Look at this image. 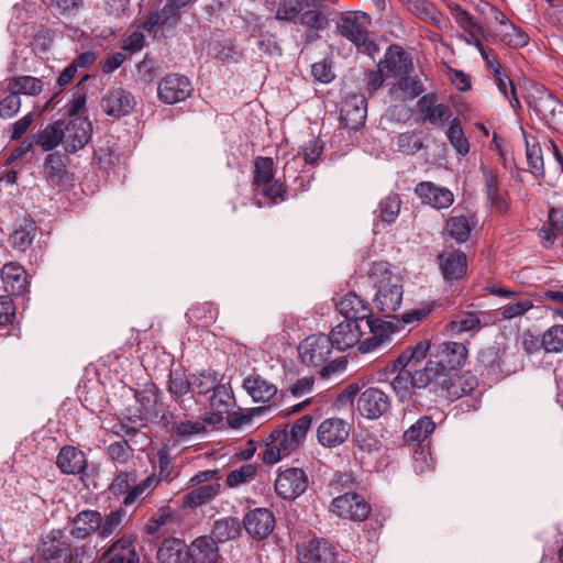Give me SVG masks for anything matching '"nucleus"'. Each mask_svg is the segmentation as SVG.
Returning <instances> with one entry per match:
<instances>
[{"instance_id":"obj_1","label":"nucleus","mask_w":563,"mask_h":563,"mask_svg":"<svg viewBox=\"0 0 563 563\" xmlns=\"http://www.w3.org/2000/svg\"><path fill=\"white\" fill-rule=\"evenodd\" d=\"M367 275L376 289L372 299L374 312L385 318H395L394 313L402 302V277L384 261L373 262Z\"/></svg>"},{"instance_id":"obj_2","label":"nucleus","mask_w":563,"mask_h":563,"mask_svg":"<svg viewBox=\"0 0 563 563\" xmlns=\"http://www.w3.org/2000/svg\"><path fill=\"white\" fill-rule=\"evenodd\" d=\"M332 350L331 339L324 333L309 335L298 346L301 362L307 366L321 367L319 374L323 378L344 369L347 364L344 356L328 362Z\"/></svg>"},{"instance_id":"obj_3","label":"nucleus","mask_w":563,"mask_h":563,"mask_svg":"<svg viewBox=\"0 0 563 563\" xmlns=\"http://www.w3.org/2000/svg\"><path fill=\"white\" fill-rule=\"evenodd\" d=\"M79 550L84 547H74L64 530L52 529L37 541L34 558L40 563H82Z\"/></svg>"},{"instance_id":"obj_4","label":"nucleus","mask_w":563,"mask_h":563,"mask_svg":"<svg viewBox=\"0 0 563 563\" xmlns=\"http://www.w3.org/2000/svg\"><path fill=\"white\" fill-rule=\"evenodd\" d=\"M371 25V16L362 11H346L340 14L336 23L338 34L351 42L358 53L374 56L378 52V45L371 37L367 26Z\"/></svg>"},{"instance_id":"obj_5","label":"nucleus","mask_w":563,"mask_h":563,"mask_svg":"<svg viewBox=\"0 0 563 563\" xmlns=\"http://www.w3.org/2000/svg\"><path fill=\"white\" fill-rule=\"evenodd\" d=\"M393 372H397V375L391 380V387L400 401L412 400L419 406L429 407V400L423 401V391L429 393L431 368L426 365L419 369L393 367Z\"/></svg>"},{"instance_id":"obj_6","label":"nucleus","mask_w":563,"mask_h":563,"mask_svg":"<svg viewBox=\"0 0 563 563\" xmlns=\"http://www.w3.org/2000/svg\"><path fill=\"white\" fill-rule=\"evenodd\" d=\"M252 188L274 205L289 198L287 186L275 179V163L268 156H257L254 159Z\"/></svg>"},{"instance_id":"obj_7","label":"nucleus","mask_w":563,"mask_h":563,"mask_svg":"<svg viewBox=\"0 0 563 563\" xmlns=\"http://www.w3.org/2000/svg\"><path fill=\"white\" fill-rule=\"evenodd\" d=\"M515 356L500 345H490L478 352L476 366L483 376L499 380L516 372V365L510 362Z\"/></svg>"},{"instance_id":"obj_8","label":"nucleus","mask_w":563,"mask_h":563,"mask_svg":"<svg viewBox=\"0 0 563 563\" xmlns=\"http://www.w3.org/2000/svg\"><path fill=\"white\" fill-rule=\"evenodd\" d=\"M467 349L463 343L443 342L437 346V352L431 354L434 358L428 360L426 366L431 368L430 375L461 371L467 360Z\"/></svg>"},{"instance_id":"obj_9","label":"nucleus","mask_w":563,"mask_h":563,"mask_svg":"<svg viewBox=\"0 0 563 563\" xmlns=\"http://www.w3.org/2000/svg\"><path fill=\"white\" fill-rule=\"evenodd\" d=\"M191 0H167L158 11H151L141 22V29L148 34L156 35L158 30L172 31L181 19V9L187 7Z\"/></svg>"},{"instance_id":"obj_10","label":"nucleus","mask_w":563,"mask_h":563,"mask_svg":"<svg viewBox=\"0 0 563 563\" xmlns=\"http://www.w3.org/2000/svg\"><path fill=\"white\" fill-rule=\"evenodd\" d=\"M309 477L300 467L279 468L274 482L276 495L286 501H294L306 493Z\"/></svg>"},{"instance_id":"obj_11","label":"nucleus","mask_w":563,"mask_h":563,"mask_svg":"<svg viewBox=\"0 0 563 563\" xmlns=\"http://www.w3.org/2000/svg\"><path fill=\"white\" fill-rule=\"evenodd\" d=\"M154 481V476H147L145 479L137 482L135 470L121 471L112 479L109 490L117 497L124 496L122 504L131 506L153 485Z\"/></svg>"},{"instance_id":"obj_12","label":"nucleus","mask_w":563,"mask_h":563,"mask_svg":"<svg viewBox=\"0 0 563 563\" xmlns=\"http://www.w3.org/2000/svg\"><path fill=\"white\" fill-rule=\"evenodd\" d=\"M430 376L429 407L438 402L439 398H445L450 401L461 398V371L450 373L441 372L440 374Z\"/></svg>"},{"instance_id":"obj_13","label":"nucleus","mask_w":563,"mask_h":563,"mask_svg":"<svg viewBox=\"0 0 563 563\" xmlns=\"http://www.w3.org/2000/svg\"><path fill=\"white\" fill-rule=\"evenodd\" d=\"M331 510L343 519L364 521L371 514V505L356 493H345L333 498Z\"/></svg>"},{"instance_id":"obj_14","label":"nucleus","mask_w":563,"mask_h":563,"mask_svg":"<svg viewBox=\"0 0 563 563\" xmlns=\"http://www.w3.org/2000/svg\"><path fill=\"white\" fill-rule=\"evenodd\" d=\"M190 80L178 74H168L161 79L157 87V97L165 104H175L185 101L191 96Z\"/></svg>"},{"instance_id":"obj_15","label":"nucleus","mask_w":563,"mask_h":563,"mask_svg":"<svg viewBox=\"0 0 563 563\" xmlns=\"http://www.w3.org/2000/svg\"><path fill=\"white\" fill-rule=\"evenodd\" d=\"M64 144L68 153L84 148L91 139L92 123L87 117H76L66 124L63 120Z\"/></svg>"},{"instance_id":"obj_16","label":"nucleus","mask_w":563,"mask_h":563,"mask_svg":"<svg viewBox=\"0 0 563 563\" xmlns=\"http://www.w3.org/2000/svg\"><path fill=\"white\" fill-rule=\"evenodd\" d=\"M389 408V396L375 387L364 389L357 398L356 409L358 413L369 420L378 419Z\"/></svg>"},{"instance_id":"obj_17","label":"nucleus","mask_w":563,"mask_h":563,"mask_svg":"<svg viewBox=\"0 0 563 563\" xmlns=\"http://www.w3.org/2000/svg\"><path fill=\"white\" fill-rule=\"evenodd\" d=\"M275 516L268 508H254L243 518L246 533L254 540L261 541L271 536L275 529Z\"/></svg>"},{"instance_id":"obj_18","label":"nucleus","mask_w":563,"mask_h":563,"mask_svg":"<svg viewBox=\"0 0 563 563\" xmlns=\"http://www.w3.org/2000/svg\"><path fill=\"white\" fill-rule=\"evenodd\" d=\"M367 117V100L362 95L345 98L340 109V122L343 128L357 131L364 126Z\"/></svg>"},{"instance_id":"obj_19","label":"nucleus","mask_w":563,"mask_h":563,"mask_svg":"<svg viewBox=\"0 0 563 563\" xmlns=\"http://www.w3.org/2000/svg\"><path fill=\"white\" fill-rule=\"evenodd\" d=\"M69 161V156L60 152L46 155L44 159V174L47 181L63 189L70 187L74 181V175L67 169Z\"/></svg>"},{"instance_id":"obj_20","label":"nucleus","mask_w":563,"mask_h":563,"mask_svg":"<svg viewBox=\"0 0 563 563\" xmlns=\"http://www.w3.org/2000/svg\"><path fill=\"white\" fill-rule=\"evenodd\" d=\"M136 101L133 93L121 87L107 91L100 101L106 114L113 118H122L130 114L135 108Z\"/></svg>"},{"instance_id":"obj_21","label":"nucleus","mask_w":563,"mask_h":563,"mask_svg":"<svg viewBox=\"0 0 563 563\" xmlns=\"http://www.w3.org/2000/svg\"><path fill=\"white\" fill-rule=\"evenodd\" d=\"M167 391L173 401H175L180 410L187 411L189 406L186 405L187 400H194L191 393V374H188L185 368L178 366L170 368L167 379Z\"/></svg>"},{"instance_id":"obj_22","label":"nucleus","mask_w":563,"mask_h":563,"mask_svg":"<svg viewBox=\"0 0 563 563\" xmlns=\"http://www.w3.org/2000/svg\"><path fill=\"white\" fill-rule=\"evenodd\" d=\"M438 262L445 283L453 284L464 279L467 275V257L460 250L442 252Z\"/></svg>"},{"instance_id":"obj_23","label":"nucleus","mask_w":563,"mask_h":563,"mask_svg":"<svg viewBox=\"0 0 563 563\" xmlns=\"http://www.w3.org/2000/svg\"><path fill=\"white\" fill-rule=\"evenodd\" d=\"M385 73V77H399L413 70L412 59L402 47L391 45L387 48L384 59L377 65Z\"/></svg>"},{"instance_id":"obj_24","label":"nucleus","mask_w":563,"mask_h":563,"mask_svg":"<svg viewBox=\"0 0 563 563\" xmlns=\"http://www.w3.org/2000/svg\"><path fill=\"white\" fill-rule=\"evenodd\" d=\"M350 431V424L345 420L328 418L317 430L318 442L325 448H336L347 440Z\"/></svg>"},{"instance_id":"obj_25","label":"nucleus","mask_w":563,"mask_h":563,"mask_svg":"<svg viewBox=\"0 0 563 563\" xmlns=\"http://www.w3.org/2000/svg\"><path fill=\"white\" fill-rule=\"evenodd\" d=\"M56 466L64 475H87L88 462L86 454L74 445H64L56 456Z\"/></svg>"},{"instance_id":"obj_26","label":"nucleus","mask_w":563,"mask_h":563,"mask_svg":"<svg viewBox=\"0 0 563 563\" xmlns=\"http://www.w3.org/2000/svg\"><path fill=\"white\" fill-rule=\"evenodd\" d=\"M136 538L132 534H123L114 541L101 554L100 560L104 563H140L134 543Z\"/></svg>"},{"instance_id":"obj_27","label":"nucleus","mask_w":563,"mask_h":563,"mask_svg":"<svg viewBox=\"0 0 563 563\" xmlns=\"http://www.w3.org/2000/svg\"><path fill=\"white\" fill-rule=\"evenodd\" d=\"M560 99L548 88L540 84H533L527 96V103L531 111L542 121L555 110Z\"/></svg>"},{"instance_id":"obj_28","label":"nucleus","mask_w":563,"mask_h":563,"mask_svg":"<svg viewBox=\"0 0 563 563\" xmlns=\"http://www.w3.org/2000/svg\"><path fill=\"white\" fill-rule=\"evenodd\" d=\"M101 514L98 510L85 509L68 518L69 534L77 540H86L93 533L98 534Z\"/></svg>"},{"instance_id":"obj_29","label":"nucleus","mask_w":563,"mask_h":563,"mask_svg":"<svg viewBox=\"0 0 563 563\" xmlns=\"http://www.w3.org/2000/svg\"><path fill=\"white\" fill-rule=\"evenodd\" d=\"M352 442L355 450L353 455L362 466L368 465L383 449L382 441L368 430H361L353 434Z\"/></svg>"},{"instance_id":"obj_30","label":"nucleus","mask_w":563,"mask_h":563,"mask_svg":"<svg viewBox=\"0 0 563 563\" xmlns=\"http://www.w3.org/2000/svg\"><path fill=\"white\" fill-rule=\"evenodd\" d=\"M339 312L347 321L367 320L374 312L372 303L354 291L345 294L336 303Z\"/></svg>"},{"instance_id":"obj_31","label":"nucleus","mask_w":563,"mask_h":563,"mask_svg":"<svg viewBox=\"0 0 563 563\" xmlns=\"http://www.w3.org/2000/svg\"><path fill=\"white\" fill-rule=\"evenodd\" d=\"M187 548L189 563H219L221 559L218 543L211 536H199Z\"/></svg>"},{"instance_id":"obj_32","label":"nucleus","mask_w":563,"mask_h":563,"mask_svg":"<svg viewBox=\"0 0 563 563\" xmlns=\"http://www.w3.org/2000/svg\"><path fill=\"white\" fill-rule=\"evenodd\" d=\"M38 227L31 214L25 213L19 219L9 235V243L13 250L26 252L33 244Z\"/></svg>"},{"instance_id":"obj_33","label":"nucleus","mask_w":563,"mask_h":563,"mask_svg":"<svg viewBox=\"0 0 563 563\" xmlns=\"http://www.w3.org/2000/svg\"><path fill=\"white\" fill-rule=\"evenodd\" d=\"M415 192L423 203L435 209H445L452 206L454 196L451 190L438 187L431 181H421L416 186Z\"/></svg>"},{"instance_id":"obj_34","label":"nucleus","mask_w":563,"mask_h":563,"mask_svg":"<svg viewBox=\"0 0 563 563\" xmlns=\"http://www.w3.org/2000/svg\"><path fill=\"white\" fill-rule=\"evenodd\" d=\"M361 335L358 323L344 320L335 325L328 336L331 339L333 349L346 351L360 342Z\"/></svg>"},{"instance_id":"obj_35","label":"nucleus","mask_w":563,"mask_h":563,"mask_svg":"<svg viewBox=\"0 0 563 563\" xmlns=\"http://www.w3.org/2000/svg\"><path fill=\"white\" fill-rule=\"evenodd\" d=\"M335 548L324 539H312L299 551L301 563H333Z\"/></svg>"},{"instance_id":"obj_36","label":"nucleus","mask_w":563,"mask_h":563,"mask_svg":"<svg viewBox=\"0 0 563 563\" xmlns=\"http://www.w3.org/2000/svg\"><path fill=\"white\" fill-rule=\"evenodd\" d=\"M4 289L11 296H23L29 288L27 274L18 263H7L1 269Z\"/></svg>"},{"instance_id":"obj_37","label":"nucleus","mask_w":563,"mask_h":563,"mask_svg":"<svg viewBox=\"0 0 563 563\" xmlns=\"http://www.w3.org/2000/svg\"><path fill=\"white\" fill-rule=\"evenodd\" d=\"M243 388L255 402H267L277 394V387L257 373L244 378Z\"/></svg>"},{"instance_id":"obj_38","label":"nucleus","mask_w":563,"mask_h":563,"mask_svg":"<svg viewBox=\"0 0 563 563\" xmlns=\"http://www.w3.org/2000/svg\"><path fill=\"white\" fill-rule=\"evenodd\" d=\"M329 7L323 0H317L314 5H307L300 12L298 21L301 25L316 32L324 31L329 26Z\"/></svg>"},{"instance_id":"obj_39","label":"nucleus","mask_w":563,"mask_h":563,"mask_svg":"<svg viewBox=\"0 0 563 563\" xmlns=\"http://www.w3.org/2000/svg\"><path fill=\"white\" fill-rule=\"evenodd\" d=\"M188 548L184 540L165 538L157 550L159 563H189Z\"/></svg>"},{"instance_id":"obj_40","label":"nucleus","mask_w":563,"mask_h":563,"mask_svg":"<svg viewBox=\"0 0 563 563\" xmlns=\"http://www.w3.org/2000/svg\"><path fill=\"white\" fill-rule=\"evenodd\" d=\"M430 347L431 345L429 340H421L415 345L407 346L393 362L391 367L417 369V365L428 356Z\"/></svg>"},{"instance_id":"obj_41","label":"nucleus","mask_w":563,"mask_h":563,"mask_svg":"<svg viewBox=\"0 0 563 563\" xmlns=\"http://www.w3.org/2000/svg\"><path fill=\"white\" fill-rule=\"evenodd\" d=\"M437 429V423L429 416L419 418L402 434L406 444H418L423 449L424 443L430 439Z\"/></svg>"},{"instance_id":"obj_42","label":"nucleus","mask_w":563,"mask_h":563,"mask_svg":"<svg viewBox=\"0 0 563 563\" xmlns=\"http://www.w3.org/2000/svg\"><path fill=\"white\" fill-rule=\"evenodd\" d=\"M190 492L183 496V506L196 509L213 500L221 490L220 483L213 482L203 485H196Z\"/></svg>"},{"instance_id":"obj_43","label":"nucleus","mask_w":563,"mask_h":563,"mask_svg":"<svg viewBox=\"0 0 563 563\" xmlns=\"http://www.w3.org/2000/svg\"><path fill=\"white\" fill-rule=\"evenodd\" d=\"M520 130L525 139L526 158L529 166V172L536 178H543L545 170L540 143L536 136L529 135L523 128Z\"/></svg>"},{"instance_id":"obj_44","label":"nucleus","mask_w":563,"mask_h":563,"mask_svg":"<svg viewBox=\"0 0 563 563\" xmlns=\"http://www.w3.org/2000/svg\"><path fill=\"white\" fill-rule=\"evenodd\" d=\"M481 170L483 173L487 200L490 206L499 212H505L507 210V202L499 188L498 175L493 169L484 165L481 167Z\"/></svg>"},{"instance_id":"obj_45","label":"nucleus","mask_w":563,"mask_h":563,"mask_svg":"<svg viewBox=\"0 0 563 563\" xmlns=\"http://www.w3.org/2000/svg\"><path fill=\"white\" fill-rule=\"evenodd\" d=\"M409 11L423 22L433 25L438 30H443L445 27V18L443 13L430 0H416Z\"/></svg>"},{"instance_id":"obj_46","label":"nucleus","mask_w":563,"mask_h":563,"mask_svg":"<svg viewBox=\"0 0 563 563\" xmlns=\"http://www.w3.org/2000/svg\"><path fill=\"white\" fill-rule=\"evenodd\" d=\"M64 132L63 120H57L52 124H47L37 134H33L32 139L44 152H47L57 147L60 142H64Z\"/></svg>"},{"instance_id":"obj_47","label":"nucleus","mask_w":563,"mask_h":563,"mask_svg":"<svg viewBox=\"0 0 563 563\" xmlns=\"http://www.w3.org/2000/svg\"><path fill=\"white\" fill-rule=\"evenodd\" d=\"M242 528L241 522L234 517H224L216 520L212 528V536L218 542H227L239 538Z\"/></svg>"},{"instance_id":"obj_48","label":"nucleus","mask_w":563,"mask_h":563,"mask_svg":"<svg viewBox=\"0 0 563 563\" xmlns=\"http://www.w3.org/2000/svg\"><path fill=\"white\" fill-rule=\"evenodd\" d=\"M4 91L14 92L18 96H20V93L36 96L42 91V81L32 76L12 77L8 80Z\"/></svg>"},{"instance_id":"obj_49","label":"nucleus","mask_w":563,"mask_h":563,"mask_svg":"<svg viewBox=\"0 0 563 563\" xmlns=\"http://www.w3.org/2000/svg\"><path fill=\"white\" fill-rule=\"evenodd\" d=\"M206 429L207 428L203 422L187 419V413L184 412L183 415H179V418L177 419V422H175L169 434L176 439L187 440L192 435L205 432Z\"/></svg>"},{"instance_id":"obj_50","label":"nucleus","mask_w":563,"mask_h":563,"mask_svg":"<svg viewBox=\"0 0 563 563\" xmlns=\"http://www.w3.org/2000/svg\"><path fill=\"white\" fill-rule=\"evenodd\" d=\"M446 8L453 15L455 22L459 24L461 29H463L464 32H466L468 35L474 37V32H478L484 35V29L482 25H479L473 18V15L463 9L459 3L456 2H449L446 4Z\"/></svg>"},{"instance_id":"obj_51","label":"nucleus","mask_w":563,"mask_h":563,"mask_svg":"<svg viewBox=\"0 0 563 563\" xmlns=\"http://www.w3.org/2000/svg\"><path fill=\"white\" fill-rule=\"evenodd\" d=\"M219 380L214 369H201L191 374V390L199 396L207 395L214 389Z\"/></svg>"},{"instance_id":"obj_52","label":"nucleus","mask_w":563,"mask_h":563,"mask_svg":"<svg viewBox=\"0 0 563 563\" xmlns=\"http://www.w3.org/2000/svg\"><path fill=\"white\" fill-rule=\"evenodd\" d=\"M400 205L401 201L397 194L387 196L379 201L378 208L374 211L376 219L385 224L394 223L398 218Z\"/></svg>"},{"instance_id":"obj_53","label":"nucleus","mask_w":563,"mask_h":563,"mask_svg":"<svg viewBox=\"0 0 563 563\" xmlns=\"http://www.w3.org/2000/svg\"><path fill=\"white\" fill-rule=\"evenodd\" d=\"M317 0H282L276 12V19L287 22H296L300 12L307 5H314Z\"/></svg>"},{"instance_id":"obj_54","label":"nucleus","mask_w":563,"mask_h":563,"mask_svg":"<svg viewBox=\"0 0 563 563\" xmlns=\"http://www.w3.org/2000/svg\"><path fill=\"white\" fill-rule=\"evenodd\" d=\"M446 137L459 155L465 156L470 152V142L464 134V130L459 118L450 120Z\"/></svg>"},{"instance_id":"obj_55","label":"nucleus","mask_w":563,"mask_h":563,"mask_svg":"<svg viewBox=\"0 0 563 563\" xmlns=\"http://www.w3.org/2000/svg\"><path fill=\"white\" fill-rule=\"evenodd\" d=\"M497 35L499 36L500 41L510 48H521L529 43L528 34L514 23L507 24V26L499 29Z\"/></svg>"},{"instance_id":"obj_56","label":"nucleus","mask_w":563,"mask_h":563,"mask_svg":"<svg viewBox=\"0 0 563 563\" xmlns=\"http://www.w3.org/2000/svg\"><path fill=\"white\" fill-rule=\"evenodd\" d=\"M177 519L176 512L168 506H163L157 509V511L150 517L147 522L144 526V531L148 536H155L159 532L162 527L174 523Z\"/></svg>"},{"instance_id":"obj_57","label":"nucleus","mask_w":563,"mask_h":563,"mask_svg":"<svg viewBox=\"0 0 563 563\" xmlns=\"http://www.w3.org/2000/svg\"><path fill=\"white\" fill-rule=\"evenodd\" d=\"M445 231L448 234L454 239L457 243H464L467 241L472 228L470 225L468 219L463 216H451L445 223Z\"/></svg>"},{"instance_id":"obj_58","label":"nucleus","mask_w":563,"mask_h":563,"mask_svg":"<svg viewBox=\"0 0 563 563\" xmlns=\"http://www.w3.org/2000/svg\"><path fill=\"white\" fill-rule=\"evenodd\" d=\"M450 330L460 334L470 331H479L483 328L482 320L477 312H463L449 323Z\"/></svg>"},{"instance_id":"obj_59","label":"nucleus","mask_w":563,"mask_h":563,"mask_svg":"<svg viewBox=\"0 0 563 563\" xmlns=\"http://www.w3.org/2000/svg\"><path fill=\"white\" fill-rule=\"evenodd\" d=\"M366 324L369 329L371 334L379 335L384 342L390 340V334L395 333L397 325L394 321L386 320L385 317L373 312V314L366 320Z\"/></svg>"},{"instance_id":"obj_60","label":"nucleus","mask_w":563,"mask_h":563,"mask_svg":"<svg viewBox=\"0 0 563 563\" xmlns=\"http://www.w3.org/2000/svg\"><path fill=\"white\" fill-rule=\"evenodd\" d=\"M161 396L162 390L154 383L146 385L143 390L136 393V399L145 410L148 418L162 402L159 401Z\"/></svg>"},{"instance_id":"obj_61","label":"nucleus","mask_w":563,"mask_h":563,"mask_svg":"<svg viewBox=\"0 0 563 563\" xmlns=\"http://www.w3.org/2000/svg\"><path fill=\"white\" fill-rule=\"evenodd\" d=\"M210 407L218 411H229L233 400V391L229 383H221V379L211 391Z\"/></svg>"},{"instance_id":"obj_62","label":"nucleus","mask_w":563,"mask_h":563,"mask_svg":"<svg viewBox=\"0 0 563 563\" xmlns=\"http://www.w3.org/2000/svg\"><path fill=\"white\" fill-rule=\"evenodd\" d=\"M179 415L180 413H177L175 410H173L169 405L161 402L157 409L154 412H152L150 419L162 430L169 433L175 422H177Z\"/></svg>"},{"instance_id":"obj_63","label":"nucleus","mask_w":563,"mask_h":563,"mask_svg":"<svg viewBox=\"0 0 563 563\" xmlns=\"http://www.w3.org/2000/svg\"><path fill=\"white\" fill-rule=\"evenodd\" d=\"M257 474V465L243 464L239 468L232 470L225 478V485L230 488L249 483L255 478Z\"/></svg>"},{"instance_id":"obj_64","label":"nucleus","mask_w":563,"mask_h":563,"mask_svg":"<svg viewBox=\"0 0 563 563\" xmlns=\"http://www.w3.org/2000/svg\"><path fill=\"white\" fill-rule=\"evenodd\" d=\"M542 340L547 353H560L563 351V324L550 327L543 334Z\"/></svg>"}]
</instances>
